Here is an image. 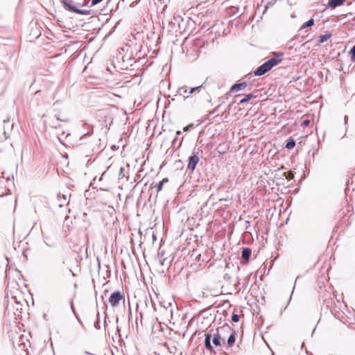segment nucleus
<instances>
[{
  "label": "nucleus",
  "instance_id": "a211bd4d",
  "mask_svg": "<svg viewBox=\"0 0 355 355\" xmlns=\"http://www.w3.org/2000/svg\"><path fill=\"white\" fill-rule=\"evenodd\" d=\"M350 53L352 55V60H355V45L351 49Z\"/></svg>",
  "mask_w": 355,
  "mask_h": 355
},
{
  "label": "nucleus",
  "instance_id": "2eb2a0df",
  "mask_svg": "<svg viewBox=\"0 0 355 355\" xmlns=\"http://www.w3.org/2000/svg\"><path fill=\"white\" fill-rule=\"evenodd\" d=\"M285 174H286V178L288 180H291V179H293L294 178V174H293V173L292 171H288Z\"/></svg>",
  "mask_w": 355,
  "mask_h": 355
},
{
  "label": "nucleus",
  "instance_id": "393cba45",
  "mask_svg": "<svg viewBox=\"0 0 355 355\" xmlns=\"http://www.w3.org/2000/svg\"><path fill=\"white\" fill-rule=\"evenodd\" d=\"M177 135H180L181 134V132L180 130L177 131L176 132Z\"/></svg>",
  "mask_w": 355,
  "mask_h": 355
},
{
  "label": "nucleus",
  "instance_id": "f03ea898",
  "mask_svg": "<svg viewBox=\"0 0 355 355\" xmlns=\"http://www.w3.org/2000/svg\"><path fill=\"white\" fill-rule=\"evenodd\" d=\"M63 4L65 8L73 12L76 14L88 15L90 14V11L87 10H80L77 8L75 6L72 5L70 1H63Z\"/></svg>",
  "mask_w": 355,
  "mask_h": 355
},
{
  "label": "nucleus",
  "instance_id": "f8f14e48",
  "mask_svg": "<svg viewBox=\"0 0 355 355\" xmlns=\"http://www.w3.org/2000/svg\"><path fill=\"white\" fill-rule=\"evenodd\" d=\"M256 96L253 95V94H247L243 98H242L240 101H239V103L241 104V103H245L250 100H251L252 98H255Z\"/></svg>",
  "mask_w": 355,
  "mask_h": 355
},
{
  "label": "nucleus",
  "instance_id": "6ab92c4d",
  "mask_svg": "<svg viewBox=\"0 0 355 355\" xmlns=\"http://www.w3.org/2000/svg\"><path fill=\"white\" fill-rule=\"evenodd\" d=\"M163 184L162 182H159L157 186V193H159V191H161L162 190V188H163Z\"/></svg>",
  "mask_w": 355,
  "mask_h": 355
},
{
  "label": "nucleus",
  "instance_id": "412c9836",
  "mask_svg": "<svg viewBox=\"0 0 355 355\" xmlns=\"http://www.w3.org/2000/svg\"><path fill=\"white\" fill-rule=\"evenodd\" d=\"M191 127H193V124H189L187 126L183 128L184 131H188Z\"/></svg>",
  "mask_w": 355,
  "mask_h": 355
},
{
  "label": "nucleus",
  "instance_id": "b1692460",
  "mask_svg": "<svg viewBox=\"0 0 355 355\" xmlns=\"http://www.w3.org/2000/svg\"><path fill=\"white\" fill-rule=\"evenodd\" d=\"M198 87H196V88H192L190 91V93H193L196 89H197Z\"/></svg>",
  "mask_w": 355,
  "mask_h": 355
},
{
  "label": "nucleus",
  "instance_id": "9b49d317",
  "mask_svg": "<svg viewBox=\"0 0 355 355\" xmlns=\"http://www.w3.org/2000/svg\"><path fill=\"white\" fill-rule=\"evenodd\" d=\"M295 146V141L294 140V139H293L292 137H290L288 140H287V143L286 144V148L287 149H293Z\"/></svg>",
  "mask_w": 355,
  "mask_h": 355
},
{
  "label": "nucleus",
  "instance_id": "0eeeda50",
  "mask_svg": "<svg viewBox=\"0 0 355 355\" xmlns=\"http://www.w3.org/2000/svg\"><path fill=\"white\" fill-rule=\"evenodd\" d=\"M252 250L249 248H243L242 251V259L244 260V263H247L251 256Z\"/></svg>",
  "mask_w": 355,
  "mask_h": 355
},
{
  "label": "nucleus",
  "instance_id": "1a4fd4ad",
  "mask_svg": "<svg viewBox=\"0 0 355 355\" xmlns=\"http://www.w3.org/2000/svg\"><path fill=\"white\" fill-rule=\"evenodd\" d=\"M345 0H331L329 3V7L334 8L342 5Z\"/></svg>",
  "mask_w": 355,
  "mask_h": 355
},
{
  "label": "nucleus",
  "instance_id": "20e7f679",
  "mask_svg": "<svg viewBox=\"0 0 355 355\" xmlns=\"http://www.w3.org/2000/svg\"><path fill=\"white\" fill-rule=\"evenodd\" d=\"M199 162V157L196 155H193L190 156L189 158V163L187 165V168L191 171H193L196 168L197 164Z\"/></svg>",
  "mask_w": 355,
  "mask_h": 355
},
{
  "label": "nucleus",
  "instance_id": "39448f33",
  "mask_svg": "<svg viewBox=\"0 0 355 355\" xmlns=\"http://www.w3.org/2000/svg\"><path fill=\"white\" fill-rule=\"evenodd\" d=\"M212 342L213 344L216 347L221 346L222 344L225 343V340L220 335L218 330L217 331V333L214 335Z\"/></svg>",
  "mask_w": 355,
  "mask_h": 355
},
{
  "label": "nucleus",
  "instance_id": "dca6fc26",
  "mask_svg": "<svg viewBox=\"0 0 355 355\" xmlns=\"http://www.w3.org/2000/svg\"><path fill=\"white\" fill-rule=\"evenodd\" d=\"M310 123V121L309 119H306L304 121H302V124H301V126L302 128H306L307 127Z\"/></svg>",
  "mask_w": 355,
  "mask_h": 355
},
{
  "label": "nucleus",
  "instance_id": "aec40b11",
  "mask_svg": "<svg viewBox=\"0 0 355 355\" xmlns=\"http://www.w3.org/2000/svg\"><path fill=\"white\" fill-rule=\"evenodd\" d=\"M103 0H92V3H91V5L92 6H95L98 3H99L100 2H101Z\"/></svg>",
  "mask_w": 355,
  "mask_h": 355
},
{
  "label": "nucleus",
  "instance_id": "4468645a",
  "mask_svg": "<svg viewBox=\"0 0 355 355\" xmlns=\"http://www.w3.org/2000/svg\"><path fill=\"white\" fill-rule=\"evenodd\" d=\"M314 24V20L313 19H311L310 20L305 22L301 27L302 29H304L305 28L311 26Z\"/></svg>",
  "mask_w": 355,
  "mask_h": 355
},
{
  "label": "nucleus",
  "instance_id": "5701e85b",
  "mask_svg": "<svg viewBox=\"0 0 355 355\" xmlns=\"http://www.w3.org/2000/svg\"><path fill=\"white\" fill-rule=\"evenodd\" d=\"M161 182H162V184H164V183H166L168 182V178H164L162 179V180L160 181Z\"/></svg>",
  "mask_w": 355,
  "mask_h": 355
},
{
  "label": "nucleus",
  "instance_id": "7ed1b4c3",
  "mask_svg": "<svg viewBox=\"0 0 355 355\" xmlns=\"http://www.w3.org/2000/svg\"><path fill=\"white\" fill-rule=\"evenodd\" d=\"M123 298V295L119 291H117L112 293L110 297L109 302L112 306H115Z\"/></svg>",
  "mask_w": 355,
  "mask_h": 355
},
{
  "label": "nucleus",
  "instance_id": "9d476101",
  "mask_svg": "<svg viewBox=\"0 0 355 355\" xmlns=\"http://www.w3.org/2000/svg\"><path fill=\"white\" fill-rule=\"evenodd\" d=\"M235 340H236L235 333L233 332L230 335V336L227 339L228 347H232L234 345V344L235 343Z\"/></svg>",
  "mask_w": 355,
  "mask_h": 355
},
{
  "label": "nucleus",
  "instance_id": "f257e3e1",
  "mask_svg": "<svg viewBox=\"0 0 355 355\" xmlns=\"http://www.w3.org/2000/svg\"><path fill=\"white\" fill-rule=\"evenodd\" d=\"M281 61L282 59L279 57L272 58L259 67L254 71V74L257 76H262L270 71L273 67L281 62Z\"/></svg>",
  "mask_w": 355,
  "mask_h": 355
},
{
  "label": "nucleus",
  "instance_id": "f3484780",
  "mask_svg": "<svg viewBox=\"0 0 355 355\" xmlns=\"http://www.w3.org/2000/svg\"><path fill=\"white\" fill-rule=\"evenodd\" d=\"M232 320L234 322H239V316L237 314H233L232 316Z\"/></svg>",
  "mask_w": 355,
  "mask_h": 355
},
{
  "label": "nucleus",
  "instance_id": "4be33fe9",
  "mask_svg": "<svg viewBox=\"0 0 355 355\" xmlns=\"http://www.w3.org/2000/svg\"><path fill=\"white\" fill-rule=\"evenodd\" d=\"M58 119L62 121H67L68 119L67 117L62 116V117H58Z\"/></svg>",
  "mask_w": 355,
  "mask_h": 355
},
{
  "label": "nucleus",
  "instance_id": "6e6552de",
  "mask_svg": "<svg viewBox=\"0 0 355 355\" xmlns=\"http://www.w3.org/2000/svg\"><path fill=\"white\" fill-rule=\"evenodd\" d=\"M211 336L210 334H205V345L208 350H209L210 352H212L213 347L211 345Z\"/></svg>",
  "mask_w": 355,
  "mask_h": 355
},
{
  "label": "nucleus",
  "instance_id": "ddd939ff",
  "mask_svg": "<svg viewBox=\"0 0 355 355\" xmlns=\"http://www.w3.org/2000/svg\"><path fill=\"white\" fill-rule=\"evenodd\" d=\"M331 37V34L322 35L319 37V42L323 43L327 41Z\"/></svg>",
  "mask_w": 355,
  "mask_h": 355
},
{
  "label": "nucleus",
  "instance_id": "423d86ee",
  "mask_svg": "<svg viewBox=\"0 0 355 355\" xmlns=\"http://www.w3.org/2000/svg\"><path fill=\"white\" fill-rule=\"evenodd\" d=\"M247 83L245 82L234 84L230 89L231 92H236L240 90H243L246 88Z\"/></svg>",
  "mask_w": 355,
  "mask_h": 355
}]
</instances>
